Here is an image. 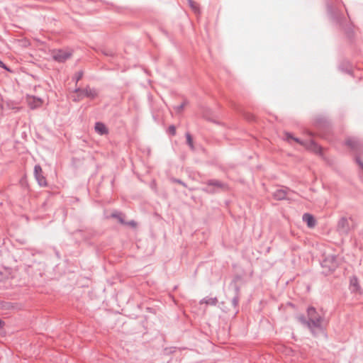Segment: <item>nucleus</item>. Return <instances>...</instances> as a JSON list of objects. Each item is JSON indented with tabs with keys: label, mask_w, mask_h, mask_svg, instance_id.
Here are the masks:
<instances>
[{
	"label": "nucleus",
	"mask_w": 363,
	"mask_h": 363,
	"mask_svg": "<svg viewBox=\"0 0 363 363\" xmlns=\"http://www.w3.org/2000/svg\"><path fill=\"white\" fill-rule=\"evenodd\" d=\"M4 325V322L1 321V320H0V329L3 327Z\"/></svg>",
	"instance_id": "6ab92c4d"
},
{
	"label": "nucleus",
	"mask_w": 363,
	"mask_h": 363,
	"mask_svg": "<svg viewBox=\"0 0 363 363\" xmlns=\"http://www.w3.org/2000/svg\"><path fill=\"white\" fill-rule=\"evenodd\" d=\"M168 131L169 133H171L172 135H175L176 133V128L174 125H171L169 129H168Z\"/></svg>",
	"instance_id": "dca6fc26"
},
{
	"label": "nucleus",
	"mask_w": 363,
	"mask_h": 363,
	"mask_svg": "<svg viewBox=\"0 0 363 363\" xmlns=\"http://www.w3.org/2000/svg\"><path fill=\"white\" fill-rule=\"evenodd\" d=\"M190 7L194 10L195 13H199V8L197 4L192 0H188Z\"/></svg>",
	"instance_id": "f8f14e48"
},
{
	"label": "nucleus",
	"mask_w": 363,
	"mask_h": 363,
	"mask_svg": "<svg viewBox=\"0 0 363 363\" xmlns=\"http://www.w3.org/2000/svg\"><path fill=\"white\" fill-rule=\"evenodd\" d=\"M71 55L72 53L70 52L64 50H56L52 53L53 59L60 62H65L69 58Z\"/></svg>",
	"instance_id": "7ed1b4c3"
},
{
	"label": "nucleus",
	"mask_w": 363,
	"mask_h": 363,
	"mask_svg": "<svg viewBox=\"0 0 363 363\" xmlns=\"http://www.w3.org/2000/svg\"><path fill=\"white\" fill-rule=\"evenodd\" d=\"M0 67L4 68L5 69H7L8 70V68L6 67V66L0 60Z\"/></svg>",
	"instance_id": "f3484780"
},
{
	"label": "nucleus",
	"mask_w": 363,
	"mask_h": 363,
	"mask_svg": "<svg viewBox=\"0 0 363 363\" xmlns=\"http://www.w3.org/2000/svg\"><path fill=\"white\" fill-rule=\"evenodd\" d=\"M96 131L100 135H104L108 133V129L106 125L101 123H96L95 125Z\"/></svg>",
	"instance_id": "6e6552de"
},
{
	"label": "nucleus",
	"mask_w": 363,
	"mask_h": 363,
	"mask_svg": "<svg viewBox=\"0 0 363 363\" xmlns=\"http://www.w3.org/2000/svg\"><path fill=\"white\" fill-rule=\"evenodd\" d=\"M350 284L354 291L359 290V286L358 280L357 278H355V277L352 278L350 281Z\"/></svg>",
	"instance_id": "9b49d317"
},
{
	"label": "nucleus",
	"mask_w": 363,
	"mask_h": 363,
	"mask_svg": "<svg viewBox=\"0 0 363 363\" xmlns=\"http://www.w3.org/2000/svg\"><path fill=\"white\" fill-rule=\"evenodd\" d=\"M218 302L216 298H204L201 301V303H206L207 305L215 306Z\"/></svg>",
	"instance_id": "1a4fd4ad"
},
{
	"label": "nucleus",
	"mask_w": 363,
	"mask_h": 363,
	"mask_svg": "<svg viewBox=\"0 0 363 363\" xmlns=\"http://www.w3.org/2000/svg\"><path fill=\"white\" fill-rule=\"evenodd\" d=\"M274 196L277 199L281 200L285 199L286 194L284 191L278 190L274 193Z\"/></svg>",
	"instance_id": "9d476101"
},
{
	"label": "nucleus",
	"mask_w": 363,
	"mask_h": 363,
	"mask_svg": "<svg viewBox=\"0 0 363 363\" xmlns=\"http://www.w3.org/2000/svg\"><path fill=\"white\" fill-rule=\"evenodd\" d=\"M338 264V259L335 255H329L323 261V267L328 268V269L330 271H333L335 269H336Z\"/></svg>",
	"instance_id": "f03ea898"
},
{
	"label": "nucleus",
	"mask_w": 363,
	"mask_h": 363,
	"mask_svg": "<svg viewBox=\"0 0 363 363\" xmlns=\"http://www.w3.org/2000/svg\"><path fill=\"white\" fill-rule=\"evenodd\" d=\"M303 220L307 223V225L312 228L315 225V220L313 216L308 213H305L303 216Z\"/></svg>",
	"instance_id": "0eeeda50"
},
{
	"label": "nucleus",
	"mask_w": 363,
	"mask_h": 363,
	"mask_svg": "<svg viewBox=\"0 0 363 363\" xmlns=\"http://www.w3.org/2000/svg\"><path fill=\"white\" fill-rule=\"evenodd\" d=\"M285 135H286V140L289 143L291 140H294V141L296 142L297 143L303 145L306 148L310 149L315 152H320V151H321L320 147L318 146L313 141H311L309 143H304L303 141H301L298 138L293 137L289 133H286L285 134Z\"/></svg>",
	"instance_id": "f257e3e1"
},
{
	"label": "nucleus",
	"mask_w": 363,
	"mask_h": 363,
	"mask_svg": "<svg viewBox=\"0 0 363 363\" xmlns=\"http://www.w3.org/2000/svg\"><path fill=\"white\" fill-rule=\"evenodd\" d=\"M86 95L90 97L94 98L95 96H96V92L95 91L91 90H86Z\"/></svg>",
	"instance_id": "2eb2a0df"
},
{
	"label": "nucleus",
	"mask_w": 363,
	"mask_h": 363,
	"mask_svg": "<svg viewBox=\"0 0 363 363\" xmlns=\"http://www.w3.org/2000/svg\"><path fill=\"white\" fill-rule=\"evenodd\" d=\"M186 142L191 149H194L193 139L189 133L186 134Z\"/></svg>",
	"instance_id": "ddd939ff"
},
{
	"label": "nucleus",
	"mask_w": 363,
	"mask_h": 363,
	"mask_svg": "<svg viewBox=\"0 0 363 363\" xmlns=\"http://www.w3.org/2000/svg\"><path fill=\"white\" fill-rule=\"evenodd\" d=\"M27 102L32 109L40 107L43 104V101L40 99L31 96L27 97Z\"/></svg>",
	"instance_id": "423d86ee"
},
{
	"label": "nucleus",
	"mask_w": 363,
	"mask_h": 363,
	"mask_svg": "<svg viewBox=\"0 0 363 363\" xmlns=\"http://www.w3.org/2000/svg\"><path fill=\"white\" fill-rule=\"evenodd\" d=\"M347 145L352 148H356L357 146V142L353 139H348L347 140Z\"/></svg>",
	"instance_id": "4468645a"
},
{
	"label": "nucleus",
	"mask_w": 363,
	"mask_h": 363,
	"mask_svg": "<svg viewBox=\"0 0 363 363\" xmlns=\"http://www.w3.org/2000/svg\"><path fill=\"white\" fill-rule=\"evenodd\" d=\"M308 315L309 321L314 325H318L320 323V316L313 308H308Z\"/></svg>",
	"instance_id": "39448f33"
},
{
	"label": "nucleus",
	"mask_w": 363,
	"mask_h": 363,
	"mask_svg": "<svg viewBox=\"0 0 363 363\" xmlns=\"http://www.w3.org/2000/svg\"><path fill=\"white\" fill-rule=\"evenodd\" d=\"M35 176L38 184L42 186H47V181L43 175V170L40 165H35L34 168Z\"/></svg>",
	"instance_id": "20e7f679"
},
{
	"label": "nucleus",
	"mask_w": 363,
	"mask_h": 363,
	"mask_svg": "<svg viewBox=\"0 0 363 363\" xmlns=\"http://www.w3.org/2000/svg\"><path fill=\"white\" fill-rule=\"evenodd\" d=\"M357 162L363 170V162L360 161L359 159H357Z\"/></svg>",
	"instance_id": "a211bd4d"
},
{
	"label": "nucleus",
	"mask_w": 363,
	"mask_h": 363,
	"mask_svg": "<svg viewBox=\"0 0 363 363\" xmlns=\"http://www.w3.org/2000/svg\"><path fill=\"white\" fill-rule=\"evenodd\" d=\"M346 223V220L342 219V220H341V223H342V224H343V223Z\"/></svg>",
	"instance_id": "aec40b11"
}]
</instances>
